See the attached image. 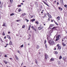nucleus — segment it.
Instances as JSON below:
<instances>
[{
	"mask_svg": "<svg viewBox=\"0 0 67 67\" xmlns=\"http://www.w3.org/2000/svg\"><path fill=\"white\" fill-rule=\"evenodd\" d=\"M48 43L51 45H54L55 44V42L54 40L51 39L49 41H48Z\"/></svg>",
	"mask_w": 67,
	"mask_h": 67,
	"instance_id": "1",
	"label": "nucleus"
},
{
	"mask_svg": "<svg viewBox=\"0 0 67 67\" xmlns=\"http://www.w3.org/2000/svg\"><path fill=\"white\" fill-rule=\"evenodd\" d=\"M61 37V36L60 35H58L56 37V39L55 40V41H58V40H59L60 38Z\"/></svg>",
	"mask_w": 67,
	"mask_h": 67,
	"instance_id": "2",
	"label": "nucleus"
},
{
	"mask_svg": "<svg viewBox=\"0 0 67 67\" xmlns=\"http://www.w3.org/2000/svg\"><path fill=\"white\" fill-rule=\"evenodd\" d=\"M43 28H44V27L42 26V27H38V30H42V29Z\"/></svg>",
	"mask_w": 67,
	"mask_h": 67,
	"instance_id": "3",
	"label": "nucleus"
},
{
	"mask_svg": "<svg viewBox=\"0 0 67 67\" xmlns=\"http://www.w3.org/2000/svg\"><path fill=\"white\" fill-rule=\"evenodd\" d=\"M3 26H5L7 27V25H6V23H3V24L2 25Z\"/></svg>",
	"mask_w": 67,
	"mask_h": 67,
	"instance_id": "4",
	"label": "nucleus"
},
{
	"mask_svg": "<svg viewBox=\"0 0 67 67\" xmlns=\"http://www.w3.org/2000/svg\"><path fill=\"white\" fill-rule=\"evenodd\" d=\"M57 27H54L52 28V29L54 30H56Z\"/></svg>",
	"mask_w": 67,
	"mask_h": 67,
	"instance_id": "5",
	"label": "nucleus"
},
{
	"mask_svg": "<svg viewBox=\"0 0 67 67\" xmlns=\"http://www.w3.org/2000/svg\"><path fill=\"white\" fill-rule=\"evenodd\" d=\"M62 49V47L61 46H59L58 47V49H57V50L58 49H59V50H60Z\"/></svg>",
	"mask_w": 67,
	"mask_h": 67,
	"instance_id": "6",
	"label": "nucleus"
},
{
	"mask_svg": "<svg viewBox=\"0 0 67 67\" xmlns=\"http://www.w3.org/2000/svg\"><path fill=\"white\" fill-rule=\"evenodd\" d=\"M45 57L46 59H47V58L48 57V55L47 54H46L45 55Z\"/></svg>",
	"mask_w": 67,
	"mask_h": 67,
	"instance_id": "7",
	"label": "nucleus"
},
{
	"mask_svg": "<svg viewBox=\"0 0 67 67\" xmlns=\"http://www.w3.org/2000/svg\"><path fill=\"white\" fill-rule=\"evenodd\" d=\"M62 45H63V46H65L66 45V44L64 43V42H62Z\"/></svg>",
	"mask_w": 67,
	"mask_h": 67,
	"instance_id": "8",
	"label": "nucleus"
},
{
	"mask_svg": "<svg viewBox=\"0 0 67 67\" xmlns=\"http://www.w3.org/2000/svg\"><path fill=\"white\" fill-rule=\"evenodd\" d=\"M66 58H65L64 57H63V60L64 61V62H65L66 60Z\"/></svg>",
	"mask_w": 67,
	"mask_h": 67,
	"instance_id": "9",
	"label": "nucleus"
},
{
	"mask_svg": "<svg viewBox=\"0 0 67 67\" xmlns=\"http://www.w3.org/2000/svg\"><path fill=\"white\" fill-rule=\"evenodd\" d=\"M53 26H54V25H51L49 26L50 28L51 29H52V28L53 27Z\"/></svg>",
	"mask_w": 67,
	"mask_h": 67,
	"instance_id": "10",
	"label": "nucleus"
},
{
	"mask_svg": "<svg viewBox=\"0 0 67 67\" xmlns=\"http://www.w3.org/2000/svg\"><path fill=\"white\" fill-rule=\"evenodd\" d=\"M14 56H15V58L16 59L18 60H19V58H18V57H17V56H16V55H15Z\"/></svg>",
	"mask_w": 67,
	"mask_h": 67,
	"instance_id": "11",
	"label": "nucleus"
},
{
	"mask_svg": "<svg viewBox=\"0 0 67 67\" xmlns=\"http://www.w3.org/2000/svg\"><path fill=\"white\" fill-rule=\"evenodd\" d=\"M50 61H54V59L53 58H51L50 60Z\"/></svg>",
	"mask_w": 67,
	"mask_h": 67,
	"instance_id": "12",
	"label": "nucleus"
},
{
	"mask_svg": "<svg viewBox=\"0 0 67 67\" xmlns=\"http://www.w3.org/2000/svg\"><path fill=\"white\" fill-rule=\"evenodd\" d=\"M35 21V19H32L30 21L31 22H33L34 21Z\"/></svg>",
	"mask_w": 67,
	"mask_h": 67,
	"instance_id": "13",
	"label": "nucleus"
},
{
	"mask_svg": "<svg viewBox=\"0 0 67 67\" xmlns=\"http://www.w3.org/2000/svg\"><path fill=\"white\" fill-rule=\"evenodd\" d=\"M46 15H47V14L46 13L45 14L44 16L43 17V18H45Z\"/></svg>",
	"mask_w": 67,
	"mask_h": 67,
	"instance_id": "14",
	"label": "nucleus"
},
{
	"mask_svg": "<svg viewBox=\"0 0 67 67\" xmlns=\"http://www.w3.org/2000/svg\"><path fill=\"white\" fill-rule=\"evenodd\" d=\"M58 9H59V10L60 9V11H62V10H63V8H61L60 7H59Z\"/></svg>",
	"mask_w": 67,
	"mask_h": 67,
	"instance_id": "15",
	"label": "nucleus"
},
{
	"mask_svg": "<svg viewBox=\"0 0 67 67\" xmlns=\"http://www.w3.org/2000/svg\"><path fill=\"white\" fill-rule=\"evenodd\" d=\"M57 18L58 20L59 21V20H60V16H58V17H57Z\"/></svg>",
	"mask_w": 67,
	"mask_h": 67,
	"instance_id": "16",
	"label": "nucleus"
},
{
	"mask_svg": "<svg viewBox=\"0 0 67 67\" xmlns=\"http://www.w3.org/2000/svg\"><path fill=\"white\" fill-rule=\"evenodd\" d=\"M43 3L45 4H46L47 5V6H48V5L47 3H46V2H45L43 1Z\"/></svg>",
	"mask_w": 67,
	"mask_h": 67,
	"instance_id": "17",
	"label": "nucleus"
},
{
	"mask_svg": "<svg viewBox=\"0 0 67 67\" xmlns=\"http://www.w3.org/2000/svg\"><path fill=\"white\" fill-rule=\"evenodd\" d=\"M54 53L55 54H58V52L57 51H54Z\"/></svg>",
	"mask_w": 67,
	"mask_h": 67,
	"instance_id": "18",
	"label": "nucleus"
},
{
	"mask_svg": "<svg viewBox=\"0 0 67 67\" xmlns=\"http://www.w3.org/2000/svg\"><path fill=\"white\" fill-rule=\"evenodd\" d=\"M62 58V55H60V56L59 57V59H61Z\"/></svg>",
	"mask_w": 67,
	"mask_h": 67,
	"instance_id": "19",
	"label": "nucleus"
},
{
	"mask_svg": "<svg viewBox=\"0 0 67 67\" xmlns=\"http://www.w3.org/2000/svg\"><path fill=\"white\" fill-rule=\"evenodd\" d=\"M39 47H40L39 46H38V45H37V47H36V48L37 49H38L39 48Z\"/></svg>",
	"mask_w": 67,
	"mask_h": 67,
	"instance_id": "20",
	"label": "nucleus"
},
{
	"mask_svg": "<svg viewBox=\"0 0 67 67\" xmlns=\"http://www.w3.org/2000/svg\"><path fill=\"white\" fill-rule=\"evenodd\" d=\"M10 16H12L13 15H14V14L13 13H12L10 15Z\"/></svg>",
	"mask_w": 67,
	"mask_h": 67,
	"instance_id": "21",
	"label": "nucleus"
},
{
	"mask_svg": "<svg viewBox=\"0 0 67 67\" xmlns=\"http://www.w3.org/2000/svg\"><path fill=\"white\" fill-rule=\"evenodd\" d=\"M58 65H59L60 64V61H58Z\"/></svg>",
	"mask_w": 67,
	"mask_h": 67,
	"instance_id": "22",
	"label": "nucleus"
},
{
	"mask_svg": "<svg viewBox=\"0 0 67 67\" xmlns=\"http://www.w3.org/2000/svg\"><path fill=\"white\" fill-rule=\"evenodd\" d=\"M54 50H56V48H57V46H55L54 47Z\"/></svg>",
	"mask_w": 67,
	"mask_h": 67,
	"instance_id": "23",
	"label": "nucleus"
},
{
	"mask_svg": "<svg viewBox=\"0 0 67 67\" xmlns=\"http://www.w3.org/2000/svg\"><path fill=\"white\" fill-rule=\"evenodd\" d=\"M2 34V35H3L4 36V35H5V34H4V31L3 32Z\"/></svg>",
	"mask_w": 67,
	"mask_h": 67,
	"instance_id": "24",
	"label": "nucleus"
},
{
	"mask_svg": "<svg viewBox=\"0 0 67 67\" xmlns=\"http://www.w3.org/2000/svg\"><path fill=\"white\" fill-rule=\"evenodd\" d=\"M35 62L36 63V64H37V61L36 59L35 60Z\"/></svg>",
	"mask_w": 67,
	"mask_h": 67,
	"instance_id": "25",
	"label": "nucleus"
},
{
	"mask_svg": "<svg viewBox=\"0 0 67 67\" xmlns=\"http://www.w3.org/2000/svg\"><path fill=\"white\" fill-rule=\"evenodd\" d=\"M45 46L46 48H47V44H45Z\"/></svg>",
	"mask_w": 67,
	"mask_h": 67,
	"instance_id": "26",
	"label": "nucleus"
},
{
	"mask_svg": "<svg viewBox=\"0 0 67 67\" xmlns=\"http://www.w3.org/2000/svg\"><path fill=\"white\" fill-rule=\"evenodd\" d=\"M10 3H12L13 2V0H10Z\"/></svg>",
	"mask_w": 67,
	"mask_h": 67,
	"instance_id": "27",
	"label": "nucleus"
},
{
	"mask_svg": "<svg viewBox=\"0 0 67 67\" xmlns=\"http://www.w3.org/2000/svg\"><path fill=\"white\" fill-rule=\"evenodd\" d=\"M4 63L5 64H7V62L5 61H4Z\"/></svg>",
	"mask_w": 67,
	"mask_h": 67,
	"instance_id": "28",
	"label": "nucleus"
},
{
	"mask_svg": "<svg viewBox=\"0 0 67 67\" xmlns=\"http://www.w3.org/2000/svg\"><path fill=\"white\" fill-rule=\"evenodd\" d=\"M60 3L62 4H63V0L60 2Z\"/></svg>",
	"mask_w": 67,
	"mask_h": 67,
	"instance_id": "29",
	"label": "nucleus"
},
{
	"mask_svg": "<svg viewBox=\"0 0 67 67\" xmlns=\"http://www.w3.org/2000/svg\"><path fill=\"white\" fill-rule=\"evenodd\" d=\"M26 21V22H28L29 21V20L26 19H26H25Z\"/></svg>",
	"mask_w": 67,
	"mask_h": 67,
	"instance_id": "30",
	"label": "nucleus"
},
{
	"mask_svg": "<svg viewBox=\"0 0 67 67\" xmlns=\"http://www.w3.org/2000/svg\"><path fill=\"white\" fill-rule=\"evenodd\" d=\"M21 11V9H19L18 10V12H20V11Z\"/></svg>",
	"mask_w": 67,
	"mask_h": 67,
	"instance_id": "31",
	"label": "nucleus"
},
{
	"mask_svg": "<svg viewBox=\"0 0 67 67\" xmlns=\"http://www.w3.org/2000/svg\"><path fill=\"white\" fill-rule=\"evenodd\" d=\"M35 3L36 5H37V2H35Z\"/></svg>",
	"mask_w": 67,
	"mask_h": 67,
	"instance_id": "32",
	"label": "nucleus"
},
{
	"mask_svg": "<svg viewBox=\"0 0 67 67\" xmlns=\"http://www.w3.org/2000/svg\"><path fill=\"white\" fill-rule=\"evenodd\" d=\"M65 40V38H63L62 39V43H63V41Z\"/></svg>",
	"mask_w": 67,
	"mask_h": 67,
	"instance_id": "33",
	"label": "nucleus"
},
{
	"mask_svg": "<svg viewBox=\"0 0 67 67\" xmlns=\"http://www.w3.org/2000/svg\"><path fill=\"white\" fill-rule=\"evenodd\" d=\"M52 33V30H51L49 32V33L50 34H51Z\"/></svg>",
	"mask_w": 67,
	"mask_h": 67,
	"instance_id": "34",
	"label": "nucleus"
},
{
	"mask_svg": "<svg viewBox=\"0 0 67 67\" xmlns=\"http://www.w3.org/2000/svg\"><path fill=\"white\" fill-rule=\"evenodd\" d=\"M17 7H21V5H17Z\"/></svg>",
	"mask_w": 67,
	"mask_h": 67,
	"instance_id": "35",
	"label": "nucleus"
},
{
	"mask_svg": "<svg viewBox=\"0 0 67 67\" xmlns=\"http://www.w3.org/2000/svg\"><path fill=\"white\" fill-rule=\"evenodd\" d=\"M55 24L57 25H58V24H57V23L56 22H55Z\"/></svg>",
	"mask_w": 67,
	"mask_h": 67,
	"instance_id": "36",
	"label": "nucleus"
},
{
	"mask_svg": "<svg viewBox=\"0 0 67 67\" xmlns=\"http://www.w3.org/2000/svg\"><path fill=\"white\" fill-rule=\"evenodd\" d=\"M31 28L33 30H34L35 28H34V27L33 26H32L31 27Z\"/></svg>",
	"mask_w": 67,
	"mask_h": 67,
	"instance_id": "37",
	"label": "nucleus"
},
{
	"mask_svg": "<svg viewBox=\"0 0 67 67\" xmlns=\"http://www.w3.org/2000/svg\"><path fill=\"white\" fill-rule=\"evenodd\" d=\"M9 45H11L12 44V42L11 41H10V42L9 43Z\"/></svg>",
	"mask_w": 67,
	"mask_h": 67,
	"instance_id": "38",
	"label": "nucleus"
},
{
	"mask_svg": "<svg viewBox=\"0 0 67 67\" xmlns=\"http://www.w3.org/2000/svg\"><path fill=\"white\" fill-rule=\"evenodd\" d=\"M46 43V40H45L44 41V44H45Z\"/></svg>",
	"mask_w": 67,
	"mask_h": 67,
	"instance_id": "39",
	"label": "nucleus"
},
{
	"mask_svg": "<svg viewBox=\"0 0 67 67\" xmlns=\"http://www.w3.org/2000/svg\"><path fill=\"white\" fill-rule=\"evenodd\" d=\"M22 28H24L25 27V25H23L22 27Z\"/></svg>",
	"mask_w": 67,
	"mask_h": 67,
	"instance_id": "40",
	"label": "nucleus"
},
{
	"mask_svg": "<svg viewBox=\"0 0 67 67\" xmlns=\"http://www.w3.org/2000/svg\"><path fill=\"white\" fill-rule=\"evenodd\" d=\"M35 23L36 24H38V22L37 21Z\"/></svg>",
	"mask_w": 67,
	"mask_h": 67,
	"instance_id": "41",
	"label": "nucleus"
},
{
	"mask_svg": "<svg viewBox=\"0 0 67 67\" xmlns=\"http://www.w3.org/2000/svg\"><path fill=\"white\" fill-rule=\"evenodd\" d=\"M39 27H41V26H42V25H41V24H40L39 25Z\"/></svg>",
	"mask_w": 67,
	"mask_h": 67,
	"instance_id": "42",
	"label": "nucleus"
},
{
	"mask_svg": "<svg viewBox=\"0 0 67 67\" xmlns=\"http://www.w3.org/2000/svg\"><path fill=\"white\" fill-rule=\"evenodd\" d=\"M34 30V31H35V32H36L37 31V30H36V29H35V28Z\"/></svg>",
	"mask_w": 67,
	"mask_h": 67,
	"instance_id": "43",
	"label": "nucleus"
},
{
	"mask_svg": "<svg viewBox=\"0 0 67 67\" xmlns=\"http://www.w3.org/2000/svg\"><path fill=\"white\" fill-rule=\"evenodd\" d=\"M24 46H23V44L21 45V46H20V47H23Z\"/></svg>",
	"mask_w": 67,
	"mask_h": 67,
	"instance_id": "44",
	"label": "nucleus"
},
{
	"mask_svg": "<svg viewBox=\"0 0 67 67\" xmlns=\"http://www.w3.org/2000/svg\"><path fill=\"white\" fill-rule=\"evenodd\" d=\"M57 47H59V44H57Z\"/></svg>",
	"mask_w": 67,
	"mask_h": 67,
	"instance_id": "45",
	"label": "nucleus"
},
{
	"mask_svg": "<svg viewBox=\"0 0 67 67\" xmlns=\"http://www.w3.org/2000/svg\"><path fill=\"white\" fill-rule=\"evenodd\" d=\"M29 27L30 28V27H31V25H29Z\"/></svg>",
	"mask_w": 67,
	"mask_h": 67,
	"instance_id": "46",
	"label": "nucleus"
},
{
	"mask_svg": "<svg viewBox=\"0 0 67 67\" xmlns=\"http://www.w3.org/2000/svg\"><path fill=\"white\" fill-rule=\"evenodd\" d=\"M4 56L5 57H7V55H4Z\"/></svg>",
	"mask_w": 67,
	"mask_h": 67,
	"instance_id": "47",
	"label": "nucleus"
},
{
	"mask_svg": "<svg viewBox=\"0 0 67 67\" xmlns=\"http://www.w3.org/2000/svg\"><path fill=\"white\" fill-rule=\"evenodd\" d=\"M7 37L9 38V37H10V36H9V35H7Z\"/></svg>",
	"mask_w": 67,
	"mask_h": 67,
	"instance_id": "48",
	"label": "nucleus"
},
{
	"mask_svg": "<svg viewBox=\"0 0 67 67\" xmlns=\"http://www.w3.org/2000/svg\"><path fill=\"white\" fill-rule=\"evenodd\" d=\"M48 16L49 18H52V16L51 15H49Z\"/></svg>",
	"mask_w": 67,
	"mask_h": 67,
	"instance_id": "49",
	"label": "nucleus"
},
{
	"mask_svg": "<svg viewBox=\"0 0 67 67\" xmlns=\"http://www.w3.org/2000/svg\"><path fill=\"white\" fill-rule=\"evenodd\" d=\"M22 16H24V13L22 14Z\"/></svg>",
	"mask_w": 67,
	"mask_h": 67,
	"instance_id": "50",
	"label": "nucleus"
},
{
	"mask_svg": "<svg viewBox=\"0 0 67 67\" xmlns=\"http://www.w3.org/2000/svg\"><path fill=\"white\" fill-rule=\"evenodd\" d=\"M8 38L9 39V40H11V37H9Z\"/></svg>",
	"mask_w": 67,
	"mask_h": 67,
	"instance_id": "51",
	"label": "nucleus"
},
{
	"mask_svg": "<svg viewBox=\"0 0 67 67\" xmlns=\"http://www.w3.org/2000/svg\"><path fill=\"white\" fill-rule=\"evenodd\" d=\"M11 7V6L10 5H8V7H9V8H10V7Z\"/></svg>",
	"mask_w": 67,
	"mask_h": 67,
	"instance_id": "52",
	"label": "nucleus"
},
{
	"mask_svg": "<svg viewBox=\"0 0 67 67\" xmlns=\"http://www.w3.org/2000/svg\"><path fill=\"white\" fill-rule=\"evenodd\" d=\"M64 7H67V5H64Z\"/></svg>",
	"mask_w": 67,
	"mask_h": 67,
	"instance_id": "53",
	"label": "nucleus"
},
{
	"mask_svg": "<svg viewBox=\"0 0 67 67\" xmlns=\"http://www.w3.org/2000/svg\"><path fill=\"white\" fill-rule=\"evenodd\" d=\"M43 31H44V30L42 29L41 30V32H43Z\"/></svg>",
	"mask_w": 67,
	"mask_h": 67,
	"instance_id": "54",
	"label": "nucleus"
},
{
	"mask_svg": "<svg viewBox=\"0 0 67 67\" xmlns=\"http://www.w3.org/2000/svg\"><path fill=\"white\" fill-rule=\"evenodd\" d=\"M23 62L21 64V66H22L23 65Z\"/></svg>",
	"mask_w": 67,
	"mask_h": 67,
	"instance_id": "55",
	"label": "nucleus"
},
{
	"mask_svg": "<svg viewBox=\"0 0 67 67\" xmlns=\"http://www.w3.org/2000/svg\"><path fill=\"white\" fill-rule=\"evenodd\" d=\"M6 37H7L5 36L4 37V39H6Z\"/></svg>",
	"mask_w": 67,
	"mask_h": 67,
	"instance_id": "56",
	"label": "nucleus"
},
{
	"mask_svg": "<svg viewBox=\"0 0 67 67\" xmlns=\"http://www.w3.org/2000/svg\"><path fill=\"white\" fill-rule=\"evenodd\" d=\"M57 4L58 5V4H59V3H58V2H57Z\"/></svg>",
	"mask_w": 67,
	"mask_h": 67,
	"instance_id": "57",
	"label": "nucleus"
},
{
	"mask_svg": "<svg viewBox=\"0 0 67 67\" xmlns=\"http://www.w3.org/2000/svg\"><path fill=\"white\" fill-rule=\"evenodd\" d=\"M9 59H10V60H12V59L11 58H9Z\"/></svg>",
	"mask_w": 67,
	"mask_h": 67,
	"instance_id": "58",
	"label": "nucleus"
},
{
	"mask_svg": "<svg viewBox=\"0 0 67 67\" xmlns=\"http://www.w3.org/2000/svg\"><path fill=\"white\" fill-rule=\"evenodd\" d=\"M17 52H18V53H20V51H19L18 50Z\"/></svg>",
	"mask_w": 67,
	"mask_h": 67,
	"instance_id": "59",
	"label": "nucleus"
},
{
	"mask_svg": "<svg viewBox=\"0 0 67 67\" xmlns=\"http://www.w3.org/2000/svg\"><path fill=\"white\" fill-rule=\"evenodd\" d=\"M19 21H20V20H16V21H17V22H19Z\"/></svg>",
	"mask_w": 67,
	"mask_h": 67,
	"instance_id": "60",
	"label": "nucleus"
},
{
	"mask_svg": "<svg viewBox=\"0 0 67 67\" xmlns=\"http://www.w3.org/2000/svg\"><path fill=\"white\" fill-rule=\"evenodd\" d=\"M28 30H30V28L29 27Z\"/></svg>",
	"mask_w": 67,
	"mask_h": 67,
	"instance_id": "61",
	"label": "nucleus"
},
{
	"mask_svg": "<svg viewBox=\"0 0 67 67\" xmlns=\"http://www.w3.org/2000/svg\"><path fill=\"white\" fill-rule=\"evenodd\" d=\"M8 34H10V32L9 31V32H8Z\"/></svg>",
	"mask_w": 67,
	"mask_h": 67,
	"instance_id": "62",
	"label": "nucleus"
},
{
	"mask_svg": "<svg viewBox=\"0 0 67 67\" xmlns=\"http://www.w3.org/2000/svg\"><path fill=\"white\" fill-rule=\"evenodd\" d=\"M33 16H32L31 17V18H33Z\"/></svg>",
	"mask_w": 67,
	"mask_h": 67,
	"instance_id": "63",
	"label": "nucleus"
},
{
	"mask_svg": "<svg viewBox=\"0 0 67 67\" xmlns=\"http://www.w3.org/2000/svg\"><path fill=\"white\" fill-rule=\"evenodd\" d=\"M24 15H26V13H24Z\"/></svg>",
	"mask_w": 67,
	"mask_h": 67,
	"instance_id": "64",
	"label": "nucleus"
}]
</instances>
